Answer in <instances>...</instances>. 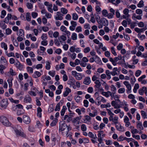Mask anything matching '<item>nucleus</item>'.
Here are the masks:
<instances>
[{
  "label": "nucleus",
  "mask_w": 147,
  "mask_h": 147,
  "mask_svg": "<svg viewBox=\"0 0 147 147\" xmlns=\"http://www.w3.org/2000/svg\"><path fill=\"white\" fill-rule=\"evenodd\" d=\"M8 105V100L6 98L3 99L0 102V107L3 109H6Z\"/></svg>",
  "instance_id": "1"
},
{
  "label": "nucleus",
  "mask_w": 147,
  "mask_h": 147,
  "mask_svg": "<svg viewBox=\"0 0 147 147\" xmlns=\"http://www.w3.org/2000/svg\"><path fill=\"white\" fill-rule=\"evenodd\" d=\"M0 120L2 124L5 126H8L11 125L5 116H2L1 117H0Z\"/></svg>",
  "instance_id": "2"
},
{
  "label": "nucleus",
  "mask_w": 147,
  "mask_h": 147,
  "mask_svg": "<svg viewBox=\"0 0 147 147\" xmlns=\"http://www.w3.org/2000/svg\"><path fill=\"white\" fill-rule=\"evenodd\" d=\"M69 127L67 126L65 123L64 121H61L59 123V131L60 132Z\"/></svg>",
  "instance_id": "3"
},
{
  "label": "nucleus",
  "mask_w": 147,
  "mask_h": 147,
  "mask_svg": "<svg viewBox=\"0 0 147 147\" xmlns=\"http://www.w3.org/2000/svg\"><path fill=\"white\" fill-rule=\"evenodd\" d=\"M71 74L73 76L78 80H80L82 79V77L81 74L78 73L76 71H71Z\"/></svg>",
  "instance_id": "4"
},
{
  "label": "nucleus",
  "mask_w": 147,
  "mask_h": 147,
  "mask_svg": "<svg viewBox=\"0 0 147 147\" xmlns=\"http://www.w3.org/2000/svg\"><path fill=\"white\" fill-rule=\"evenodd\" d=\"M123 84L126 86L127 89V93H130L131 92V85L128 82L124 81L123 82Z\"/></svg>",
  "instance_id": "5"
},
{
  "label": "nucleus",
  "mask_w": 147,
  "mask_h": 147,
  "mask_svg": "<svg viewBox=\"0 0 147 147\" xmlns=\"http://www.w3.org/2000/svg\"><path fill=\"white\" fill-rule=\"evenodd\" d=\"M23 121L26 124H29L30 122V119L29 117L27 115H24L23 117Z\"/></svg>",
  "instance_id": "6"
},
{
  "label": "nucleus",
  "mask_w": 147,
  "mask_h": 147,
  "mask_svg": "<svg viewBox=\"0 0 147 147\" xmlns=\"http://www.w3.org/2000/svg\"><path fill=\"white\" fill-rule=\"evenodd\" d=\"M71 130V128L69 127L66 128L65 129L63 130L60 132H61V134L63 135H66L67 137L69 136V134L68 133L69 130Z\"/></svg>",
  "instance_id": "7"
},
{
  "label": "nucleus",
  "mask_w": 147,
  "mask_h": 147,
  "mask_svg": "<svg viewBox=\"0 0 147 147\" xmlns=\"http://www.w3.org/2000/svg\"><path fill=\"white\" fill-rule=\"evenodd\" d=\"M14 131L17 135L20 136L22 137H25L26 135L22 131L16 129H15Z\"/></svg>",
  "instance_id": "8"
},
{
  "label": "nucleus",
  "mask_w": 147,
  "mask_h": 147,
  "mask_svg": "<svg viewBox=\"0 0 147 147\" xmlns=\"http://www.w3.org/2000/svg\"><path fill=\"white\" fill-rule=\"evenodd\" d=\"M41 13L42 14H45V16L47 18L50 19L52 17L51 14L50 13L47 12L45 9H43L41 11Z\"/></svg>",
  "instance_id": "9"
},
{
  "label": "nucleus",
  "mask_w": 147,
  "mask_h": 147,
  "mask_svg": "<svg viewBox=\"0 0 147 147\" xmlns=\"http://www.w3.org/2000/svg\"><path fill=\"white\" fill-rule=\"evenodd\" d=\"M63 15L60 12H57L55 17V19L56 20H62L63 19Z\"/></svg>",
  "instance_id": "10"
},
{
  "label": "nucleus",
  "mask_w": 147,
  "mask_h": 147,
  "mask_svg": "<svg viewBox=\"0 0 147 147\" xmlns=\"http://www.w3.org/2000/svg\"><path fill=\"white\" fill-rule=\"evenodd\" d=\"M91 80L90 78L89 77H86L83 81V83L86 85H88L91 83Z\"/></svg>",
  "instance_id": "11"
},
{
  "label": "nucleus",
  "mask_w": 147,
  "mask_h": 147,
  "mask_svg": "<svg viewBox=\"0 0 147 147\" xmlns=\"http://www.w3.org/2000/svg\"><path fill=\"white\" fill-rule=\"evenodd\" d=\"M124 122L125 123V126L127 127H128L130 125V123L129 121V119L128 117L126 116H125L124 117Z\"/></svg>",
  "instance_id": "12"
},
{
  "label": "nucleus",
  "mask_w": 147,
  "mask_h": 147,
  "mask_svg": "<svg viewBox=\"0 0 147 147\" xmlns=\"http://www.w3.org/2000/svg\"><path fill=\"white\" fill-rule=\"evenodd\" d=\"M1 65H3L5 66L7 65V61L5 58L3 57L2 56L1 58Z\"/></svg>",
  "instance_id": "13"
},
{
  "label": "nucleus",
  "mask_w": 147,
  "mask_h": 147,
  "mask_svg": "<svg viewBox=\"0 0 147 147\" xmlns=\"http://www.w3.org/2000/svg\"><path fill=\"white\" fill-rule=\"evenodd\" d=\"M84 119H83L84 122L87 123L88 122H90L91 119V117L88 115H85L84 117Z\"/></svg>",
  "instance_id": "14"
},
{
  "label": "nucleus",
  "mask_w": 147,
  "mask_h": 147,
  "mask_svg": "<svg viewBox=\"0 0 147 147\" xmlns=\"http://www.w3.org/2000/svg\"><path fill=\"white\" fill-rule=\"evenodd\" d=\"M32 99L30 96L28 95L25 96L24 99V102L26 103H30Z\"/></svg>",
  "instance_id": "15"
},
{
  "label": "nucleus",
  "mask_w": 147,
  "mask_h": 147,
  "mask_svg": "<svg viewBox=\"0 0 147 147\" xmlns=\"http://www.w3.org/2000/svg\"><path fill=\"white\" fill-rule=\"evenodd\" d=\"M101 24L104 26H107L109 23L108 20L105 18H102L101 19Z\"/></svg>",
  "instance_id": "16"
},
{
  "label": "nucleus",
  "mask_w": 147,
  "mask_h": 147,
  "mask_svg": "<svg viewBox=\"0 0 147 147\" xmlns=\"http://www.w3.org/2000/svg\"><path fill=\"white\" fill-rule=\"evenodd\" d=\"M15 65L17 68L20 70H22L23 68V65H21L20 63L18 61L15 64Z\"/></svg>",
  "instance_id": "17"
},
{
  "label": "nucleus",
  "mask_w": 147,
  "mask_h": 147,
  "mask_svg": "<svg viewBox=\"0 0 147 147\" xmlns=\"http://www.w3.org/2000/svg\"><path fill=\"white\" fill-rule=\"evenodd\" d=\"M147 29L146 27L143 28H136L134 29L135 31L138 33H140L142 32H143L145 30Z\"/></svg>",
  "instance_id": "18"
},
{
  "label": "nucleus",
  "mask_w": 147,
  "mask_h": 147,
  "mask_svg": "<svg viewBox=\"0 0 147 147\" xmlns=\"http://www.w3.org/2000/svg\"><path fill=\"white\" fill-rule=\"evenodd\" d=\"M71 91V90L68 87H66L65 89V91L63 94V96L64 97L67 96Z\"/></svg>",
  "instance_id": "19"
},
{
  "label": "nucleus",
  "mask_w": 147,
  "mask_h": 147,
  "mask_svg": "<svg viewBox=\"0 0 147 147\" xmlns=\"http://www.w3.org/2000/svg\"><path fill=\"white\" fill-rule=\"evenodd\" d=\"M11 14L10 13H9L7 15V16L5 18L4 20V22L6 23L7 24L9 22V20H10L11 18Z\"/></svg>",
  "instance_id": "20"
},
{
  "label": "nucleus",
  "mask_w": 147,
  "mask_h": 147,
  "mask_svg": "<svg viewBox=\"0 0 147 147\" xmlns=\"http://www.w3.org/2000/svg\"><path fill=\"white\" fill-rule=\"evenodd\" d=\"M95 83L96 84L94 86L95 88L96 89L100 88L101 86V83L100 81L98 80H96L95 81Z\"/></svg>",
  "instance_id": "21"
},
{
  "label": "nucleus",
  "mask_w": 147,
  "mask_h": 147,
  "mask_svg": "<svg viewBox=\"0 0 147 147\" xmlns=\"http://www.w3.org/2000/svg\"><path fill=\"white\" fill-rule=\"evenodd\" d=\"M67 38L66 36L64 35H61L60 36L59 38L58 39L60 42L62 43L63 41H65L66 40Z\"/></svg>",
  "instance_id": "22"
},
{
  "label": "nucleus",
  "mask_w": 147,
  "mask_h": 147,
  "mask_svg": "<svg viewBox=\"0 0 147 147\" xmlns=\"http://www.w3.org/2000/svg\"><path fill=\"white\" fill-rule=\"evenodd\" d=\"M75 80L73 79L69 80L67 82V83L68 84L73 86V87H74V86H75Z\"/></svg>",
  "instance_id": "23"
},
{
  "label": "nucleus",
  "mask_w": 147,
  "mask_h": 147,
  "mask_svg": "<svg viewBox=\"0 0 147 147\" xmlns=\"http://www.w3.org/2000/svg\"><path fill=\"white\" fill-rule=\"evenodd\" d=\"M67 55L69 57H70L71 59L73 60L75 59L76 55V54L75 53H71L69 52L68 53Z\"/></svg>",
  "instance_id": "24"
},
{
  "label": "nucleus",
  "mask_w": 147,
  "mask_h": 147,
  "mask_svg": "<svg viewBox=\"0 0 147 147\" xmlns=\"http://www.w3.org/2000/svg\"><path fill=\"white\" fill-rule=\"evenodd\" d=\"M17 35L18 36H23L24 35V30L22 29H20L17 32Z\"/></svg>",
  "instance_id": "25"
},
{
  "label": "nucleus",
  "mask_w": 147,
  "mask_h": 147,
  "mask_svg": "<svg viewBox=\"0 0 147 147\" xmlns=\"http://www.w3.org/2000/svg\"><path fill=\"white\" fill-rule=\"evenodd\" d=\"M41 73L39 71H36L33 75V77L34 78H38L40 76Z\"/></svg>",
  "instance_id": "26"
},
{
  "label": "nucleus",
  "mask_w": 147,
  "mask_h": 147,
  "mask_svg": "<svg viewBox=\"0 0 147 147\" xmlns=\"http://www.w3.org/2000/svg\"><path fill=\"white\" fill-rule=\"evenodd\" d=\"M74 99L76 102L79 103L82 100V98L78 95L75 96Z\"/></svg>",
  "instance_id": "27"
},
{
  "label": "nucleus",
  "mask_w": 147,
  "mask_h": 147,
  "mask_svg": "<svg viewBox=\"0 0 147 147\" xmlns=\"http://www.w3.org/2000/svg\"><path fill=\"white\" fill-rule=\"evenodd\" d=\"M132 18L134 20H135V18L138 20H141L142 19V17L140 15H136L135 13H133Z\"/></svg>",
  "instance_id": "28"
},
{
  "label": "nucleus",
  "mask_w": 147,
  "mask_h": 147,
  "mask_svg": "<svg viewBox=\"0 0 147 147\" xmlns=\"http://www.w3.org/2000/svg\"><path fill=\"white\" fill-rule=\"evenodd\" d=\"M40 50L41 51H39V50H37L38 53L39 54H40V53H43L45 52V51L46 48L40 46Z\"/></svg>",
  "instance_id": "29"
},
{
  "label": "nucleus",
  "mask_w": 147,
  "mask_h": 147,
  "mask_svg": "<svg viewBox=\"0 0 147 147\" xmlns=\"http://www.w3.org/2000/svg\"><path fill=\"white\" fill-rule=\"evenodd\" d=\"M110 91H108L107 92L102 91L101 92V94L103 96H105L106 97H108L110 96Z\"/></svg>",
  "instance_id": "30"
},
{
  "label": "nucleus",
  "mask_w": 147,
  "mask_h": 147,
  "mask_svg": "<svg viewBox=\"0 0 147 147\" xmlns=\"http://www.w3.org/2000/svg\"><path fill=\"white\" fill-rule=\"evenodd\" d=\"M4 22L1 21L0 23V26L3 29H5L6 28V25L5 24Z\"/></svg>",
  "instance_id": "31"
},
{
  "label": "nucleus",
  "mask_w": 147,
  "mask_h": 147,
  "mask_svg": "<svg viewBox=\"0 0 147 147\" xmlns=\"http://www.w3.org/2000/svg\"><path fill=\"white\" fill-rule=\"evenodd\" d=\"M137 127L138 129H139L140 130L143 129L144 128L142 125V123L139 121L137 123Z\"/></svg>",
  "instance_id": "32"
},
{
  "label": "nucleus",
  "mask_w": 147,
  "mask_h": 147,
  "mask_svg": "<svg viewBox=\"0 0 147 147\" xmlns=\"http://www.w3.org/2000/svg\"><path fill=\"white\" fill-rule=\"evenodd\" d=\"M88 136L89 137L94 139H96L97 138V137L96 135L95 134L94 135L92 134V132H90L88 133Z\"/></svg>",
  "instance_id": "33"
},
{
  "label": "nucleus",
  "mask_w": 147,
  "mask_h": 147,
  "mask_svg": "<svg viewBox=\"0 0 147 147\" xmlns=\"http://www.w3.org/2000/svg\"><path fill=\"white\" fill-rule=\"evenodd\" d=\"M67 108L65 106H63L61 112V116H63L64 115L65 111L67 110Z\"/></svg>",
  "instance_id": "34"
},
{
  "label": "nucleus",
  "mask_w": 147,
  "mask_h": 147,
  "mask_svg": "<svg viewBox=\"0 0 147 147\" xmlns=\"http://www.w3.org/2000/svg\"><path fill=\"white\" fill-rule=\"evenodd\" d=\"M53 5L51 3H50V4L48 6H47V9L48 11L51 13H53V11L52 8V7Z\"/></svg>",
  "instance_id": "35"
},
{
  "label": "nucleus",
  "mask_w": 147,
  "mask_h": 147,
  "mask_svg": "<svg viewBox=\"0 0 147 147\" xmlns=\"http://www.w3.org/2000/svg\"><path fill=\"white\" fill-rule=\"evenodd\" d=\"M6 67L3 65H0V73L1 74H3L4 71L3 70L5 69L6 68Z\"/></svg>",
  "instance_id": "36"
},
{
  "label": "nucleus",
  "mask_w": 147,
  "mask_h": 147,
  "mask_svg": "<svg viewBox=\"0 0 147 147\" xmlns=\"http://www.w3.org/2000/svg\"><path fill=\"white\" fill-rule=\"evenodd\" d=\"M31 17L30 16V13H27L26 15V19L28 21H30L31 20Z\"/></svg>",
  "instance_id": "37"
},
{
  "label": "nucleus",
  "mask_w": 147,
  "mask_h": 147,
  "mask_svg": "<svg viewBox=\"0 0 147 147\" xmlns=\"http://www.w3.org/2000/svg\"><path fill=\"white\" fill-rule=\"evenodd\" d=\"M46 65L45 66L46 69L47 70L50 69V67H51V65H50L51 63L49 61H47L46 62Z\"/></svg>",
  "instance_id": "38"
},
{
  "label": "nucleus",
  "mask_w": 147,
  "mask_h": 147,
  "mask_svg": "<svg viewBox=\"0 0 147 147\" xmlns=\"http://www.w3.org/2000/svg\"><path fill=\"white\" fill-rule=\"evenodd\" d=\"M118 117H114L113 122L114 124L115 125L117 124H119V123L118 122Z\"/></svg>",
  "instance_id": "39"
},
{
  "label": "nucleus",
  "mask_w": 147,
  "mask_h": 147,
  "mask_svg": "<svg viewBox=\"0 0 147 147\" xmlns=\"http://www.w3.org/2000/svg\"><path fill=\"white\" fill-rule=\"evenodd\" d=\"M144 1L143 0H141L138 4L137 6L138 7L141 8L143 7L144 6Z\"/></svg>",
  "instance_id": "40"
},
{
  "label": "nucleus",
  "mask_w": 147,
  "mask_h": 147,
  "mask_svg": "<svg viewBox=\"0 0 147 147\" xmlns=\"http://www.w3.org/2000/svg\"><path fill=\"white\" fill-rule=\"evenodd\" d=\"M107 76V79L108 80H110L111 78V76H110L111 72L110 71L108 70H106L105 72Z\"/></svg>",
  "instance_id": "41"
},
{
  "label": "nucleus",
  "mask_w": 147,
  "mask_h": 147,
  "mask_svg": "<svg viewBox=\"0 0 147 147\" xmlns=\"http://www.w3.org/2000/svg\"><path fill=\"white\" fill-rule=\"evenodd\" d=\"M61 11L62 13L64 14H66L68 12L67 10L64 8H62L61 9Z\"/></svg>",
  "instance_id": "42"
},
{
  "label": "nucleus",
  "mask_w": 147,
  "mask_h": 147,
  "mask_svg": "<svg viewBox=\"0 0 147 147\" xmlns=\"http://www.w3.org/2000/svg\"><path fill=\"white\" fill-rule=\"evenodd\" d=\"M141 115L144 119L147 118V115L145 111H141Z\"/></svg>",
  "instance_id": "43"
},
{
  "label": "nucleus",
  "mask_w": 147,
  "mask_h": 147,
  "mask_svg": "<svg viewBox=\"0 0 147 147\" xmlns=\"http://www.w3.org/2000/svg\"><path fill=\"white\" fill-rule=\"evenodd\" d=\"M1 47L2 48H4V49L5 50L7 49V44L4 42H2L1 43Z\"/></svg>",
  "instance_id": "44"
},
{
  "label": "nucleus",
  "mask_w": 147,
  "mask_h": 147,
  "mask_svg": "<svg viewBox=\"0 0 147 147\" xmlns=\"http://www.w3.org/2000/svg\"><path fill=\"white\" fill-rule=\"evenodd\" d=\"M111 90L114 93H116V88L115 86H114L113 85H112L111 86Z\"/></svg>",
  "instance_id": "45"
},
{
  "label": "nucleus",
  "mask_w": 147,
  "mask_h": 147,
  "mask_svg": "<svg viewBox=\"0 0 147 147\" xmlns=\"http://www.w3.org/2000/svg\"><path fill=\"white\" fill-rule=\"evenodd\" d=\"M78 15L76 13H73L72 14V19L75 20H78Z\"/></svg>",
  "instance_id": "46"
},
{
  "label": "nucleus",
  "mask_w": 147,
  "mask_h": 147,
  "mask_svg": "<svg viewBox=\"0 0 147 147\" xmlns=\"http://www.w3.org/2000/svg\"><path fill=\"white\" fill-rule=\"evenodd\" d=\"M111 105L110 103H108L106 105L102 104L100 105V107L102 108H104L107 107H111Z\"/></svg>",
  "instance_id": "47"
},
{
  "label": "nucleus",
  "mask_w": 147,
  "mask_h": 147,
  "mask_svg": "<svg viewBox=\"0 0 147 147\" xmlns=\"http://www.w3.org/2000/svg\"><path fill=\"white\" fill-rule=\"evenodd\" d=\"M57 119H55L54 120H53L52 122L51 123L50 125L51 126H55L57 122Z\"/></svg>",
  "instance_id": "48"
},
{
  "label": "nucleus",
  "mask_w": 147,
  "mask_h": 147,
  "mask_svg": "<svg viewBox=\"0 0 147 147\" xmlns=\"http://www.w3.org/2000/svg\"><path fill=\"white\" fill-rule=\"evenodd\" d=\"M28 36L33 41H35L36 40V38L34 36H32L31 34H29Z\"/></svg>",
  "instance_id": "49"
},
{
  "label": "nucleus",
  "mask_w": 147,
  "mask_h": 147,
  "mask_svg": "<svg viewBox=\"0 0 147 147\" xmlns=\"http://www.w3.org/2000/svg\"><path fill=\"white\" fill-rule=\"evenodd\" d=\"M81 129L83 131H86L87 129L86 125L84 124H82L81 125Z\"/></svg>",
  "instance_id": "50"
},
{
  "label": "nucleus",
  "mask_w": 147,
  "mask_h": 147,
  "mask_svg": "<svg viewBox=\"0 0 147 147\" xmlns=\"http://www.w3.org/2000/svg\"><path fill=\"white\" fill-rule=\"evenodd\" d=\"M71 38L73 40H75L77 39V35L75 33H73L71 36Z\"/></svg>",
  "instance_id": "51"
},
{
  "label": "nucleus",
  "mask_w": 147,
  "mask_h": 147,
  "mask_svg": "<svg viewBox=\"0 0 147 147\" xmlns=\"http://www.w3.org/2000/svg\"><path fill=\"white\" fill-rule=\"evenodd\" d=\"M125 89L124 88H121L118 90V92L119 94H122L125 92Z\"/></svg>",
  "instance_id": "52"
},
{
  "label": "nucleus",
  "mask_w": 147,
  "mask_h": 147,
  "mask_svg": "<svg viewBox=\"0 0 147 147\" xmlns=\"http://www.w3.org/2000/svg\"><path fill=\"white\" fill-rule=\"evenodd\" d=\"M41 39L43 40H46L47 38V34H43L41 36Z\"/></svg>",
  "instance_id": "53"
},
{
  "label": "nucleus",
  "mask_w": 147,
  "mask_h": 147,
  "mask_svg": "<svg viewBox=\"0 0 147 147\" xmlns=\"http://www.w3.org/2000/svg\"><path fill=\"white\" fill-rule=\"evenodd\" d=\"M40 28H41V31L42 30L44 32H46L48 31L49 30V28L47 27L43 26L41 27Z\"/></svg>",
  "instance_id": "54"
},
{
  "label": "nucleus",
  "mask_w": 147,
  "mask_h": 147,
  "mask_svg": "<svg viewBox=\"0 0 147 147\" xmlns=\"http://www.w3.org/2000/svg\"><path fill=\"white\" fill-rule=\"evenodd\" d=\"M125 137H124L122 136H121L118 138L117 139V140L119 142L123 141L124 140H125Z\"/></svg>",
  "instance_id": "55"
},
{
  "label": "nucleus",
  "mask_w": 147,
  "mask_h": 147,
  "mask_svg": "<svg viewBox=\"0 0 147 147\" xmlns=\"http://www.w3.org/2000/svg\"><path fill=\"white\" fill-rule=\"evenodd\" d=\"M80 120V119L79 117L74 118L73 120V122L74 123H77L78 124H79V121Z\"/></svg>",
  "instance_id": "56"
},
{
  "label": "nucleus",
  "mask_w": 147,
  "mask_h": 147,
  "mask_svg": "<svg viewBox=\"0 0 147 147\" xmlns=\"http://www.w3.org/2000/svg\"><path fill=\"white\" fill-rule=\"evenodd\" d=\"M9 73L11 75L14 76L16 75V73L13 71L12 68H10Z\"/></svg>",
  "instance_id": "57"
},
{
  "label": "nucleus",
  "mask_w": 147,
  "mask_h": 147,
  "mask_svg": "<svg viewBox=\"0 0 147 147\" xmlns=\"http://www.w3.org/2000/svg\"><path fill=\"white\" fill-rule=\"evenodd\" d=\"M27 64L29 66L32 65V63L30 59L29 58H28L26 60Z\"/></svg>",
  "instance_id": "58"
},
{
  "label": "nucleus",
  "mask_w": 147,
  "mask_h": 147,
  "mask_svg": "<svg viewBox=\"0 0 147 147\" xmlns=\"http://www.w3.org/2000/svg\"><path fill=\"white\" fill-rule=\"evenodd\" d=\"M141 71L140 70H137L135 73V76L137 77H138L141 73Z\"/></svg>",
  "instance_id": "59"
},
{
  "label": "nucleus",
  "mask_w": 147,
  "mask_h": 147,
  "mask_svg": "<svg viewBox=\"0 0 147 147\" xmlns=\"http://www.w3.org/2000/svg\"><path fill=\"white\" fill-rule=\"evenodd\" d=\"M136 13L138 14H142V11L141 9H138L136 10Z\"/></svg>",
  "instance_id": "60"
},
{
  "label": "nucleus",
  "mask_w": 147,
  "mask_h": 147,
  "mask_svg": "<svg viewBox=\"0 0 147 147\" xmlns=\"http://www.w3.org/2000/svg\"><path fill=\"white\" fill-rule=\"evenodd\" d=\"M83 102L84 107H88L89 102L87 100H84Z\"/></svg>",
  "instance_id": "61"
},
{
  "label": "nucleus",
  "mask_w": 147,
  "mask_h": 147,
  "mask_svg": "<svg viewBox=\"0 0 147 147\" xmlns=\"http://www.w3.org/2000/svg\"><path fill=\"white\" fill-rule=\"evenodd\" d=\"M27 69L28 72L30 73H32L33 72V70L32 67H27Z\"/></svg>",
  "instance_id": "62"
},
{
  "label": "nucleus",
  "mask_w": 147,
  "mask_h": 147,
  "mask_svg": "<svg viewBox=\"0 0 147 147\" xmlns=\"http://www.w3.org/2000/svg\"><path fill=\"white\" fill-rule=\"evenodd\" d=\"M123 12L124 14L125 15H129L128 14L129 12V10L128 9H125L123 11Z\"/></svg>",
  "instance_id": "63"
},
{
  "label": "nucleus",
  "mask_w": 147,
  "mask_h": 147,
  "mask_svg": "<svg viewBox=\"0 0 147 147\" xmlns=\"http://www.w3.org/2000/svg\"><path fill=\"white\" fill-rule=\"evenodd\" d=\"M6 14V12L5 10H3L1 11V18H3Z\"/></svg>",
  "instance_id": "64"
}]
</instances>
